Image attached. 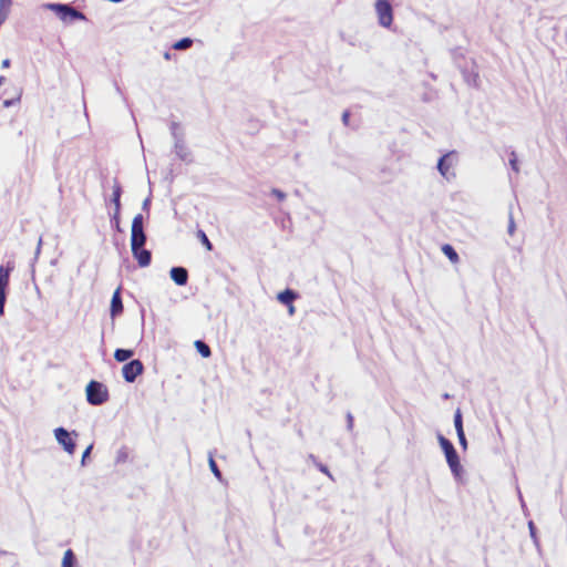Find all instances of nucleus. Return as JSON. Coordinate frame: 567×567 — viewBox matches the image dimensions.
Instances as JSON below:
<instances>
[{"label": "nucleus", "instance_id": "1", "mask_svg": "<svg viewBox=\"0 0 567 567\" xmlns=\"http://www.w3.org/2000/svg\"><path fill=\"white\" fill-rule=\"evenodd\" d=\"M144 218L142 214H137L132 220L131 227V249L134 258L137 260L140 267H147L152 261V254L150 250L144 249L146 243V235L144 233Z\"/></svg>", "mask_w": 567, "mask_h": 567}, {"label": "nucleus", "instance_id": "2", "mask_svg": "<svg viewBox=\"0 0 567 567\" xmlns=\"http://www.w3.org/2000/svg\"><path fill=\"white\" fill-rule=\"evenodd\" d=\"M86 400L92 405L105 403L109 400L107 388L97 381H90L86 385Z\"/></svg>", "mask_w": 567, "mask_h": 567}, {"label": "nucleus", "instance_id": "3", "mask_svg": "<svg viewBox=\"0 0 567 567\" xmlns=\"http://www.w3.org/2000/svg\"><path fill=\"white\" fill-rule=\"evenodd\" d=\"M441 446L444 451L446 462L452 471V473L458 477L462 474V465L460 463L458 454L454 449L453 444L445 437H440Z\"/></svg>", "mask_w": 567, "mask_h": 567}, {"label": "nucleus", "instance_id": "4", "mask_svg": "<svg viewBox=\"0 0 567 567\" xmlns=\"http://www.w3.org/2000/svg\"><path fill=\"white\" fill-rule=\"evenodd\" d=\"M14 266L12 262H7V265L0 266V316L4 313V303L7 298V289L10 282V274L12 272Z\"/></svg>", "mask_w": 567, "mask_h": 567}, {"label": "nucleus", "instance_id": "5", "mask_svg": "<svg viewBox=\"0 0 567 567\" xmlns=\"http://www.w3.org/2000/svg\"><path fill=\"white\" fill-rule=\"evenodd\" d=\"M375 10L379 17V22L383 27H390L393 21L392 7L388 0H378Z\"/></svg>", "mask_w": 567, "mask_h": 567}, {"label": "nucleus", "instance_id": "6", "mask_svg": "<svg viewBox=\"0 0 567 567\" xmlns=\"http://www.w3.org/2000/svg\"><path fill=\"white\" fill-rule=\"evenodd\" d=\"M144 371V365L140 360H132L122 368L123 378L126 382H134L135 379Z\"/></svg>", "mask_w": 567, "mask_h": 567}, {"label": "nucleus", "instance_id": "7", "mask_svg": "<svg viewBox=\"0 0 567 567\" xmlns=\"http://www.w3.org/2000/svg\"><path fill=\"white\" fill-rule=\"evenodd\" d=\"M54 434L58 442L64 447V450L68 453L73 454L75 450V443L71 439L69 432L63 427H58L55 429Z\"/></svg>", "mask_w": 567, "mask_h": 567}, {"label": "nucleus", "instance_id": "8", "mask_svg": "<svg viewBox=\"0 0 567 567\" xmlns=\"http://www.w3.org/2000/svg\"><path fill=\"white\" fill-rule=\"evenodd\" d=\"M121 195H122V187L116 182L113 186V193H112V202L114 204V219L116 220V225L118 226V219H120V210H121Z\"/></svg>", "mask_w": 567, "mask_h": 567}, {"label": "nucleus", "instance_id": "9", "mask_svg": "<svg viewBox=\"0 0 567 567\" xmlns=\"http://www.w3.org/2000/svg\"><path fill=\"white\" fill-rule=\"evenodd\" d=\"M53 8L58 11L62 19L70 17L72 19L83 18V14L74 8L66 4H55Z\"/></svg>", "mask_w": 567, "mask_h": 567}, {"label": "nucleus", "instance_id": "10", "mask_svg": "<svg viewBox=\"0 0 567 567\" xmlns=\"http://www.w3.org/2000/svg\"><path fill=\"white\" fill-rule=\"evenodd\" d=\"M171 278L174 280L176 285L184 286L187 284L188 272L183 267H174L171 270Z\"/></svg>", "mask_w": 567, "mask_h": 567}, {"label": "nucleus", "instance_id": "11", "mask_svg": "<svg viewBox=\"0 0 567 567\" xmlns=\"http://www.w3.org/2000/svg\"><path fill=\"white\" fill-rule=\"evenodd\" d=\"M123 312L120 288L115 290L111 300V316L114 318Z\"/></svg>", "mask_w": 567, "mask_h": 567}, {"label": "nucleus", "instance_id": "12", "mask_svg": "<svg viewBox=\"0 0 567 567\" xmlns=\"http://www.w3.org/2000/svg\"><path fill=\"white\" fill-rule=\"evenodd\" d=\"M451 167H452L451 154L443 155L437 163V168H439L440 173L444 177L449 178V176L451 174Z\"/></svg>", "mask_w": 567, "mask_h": 567}, {"label": "nucleus", "instance_id": "13", "mask_svg": "<svg viewBox=\"0 0 567 567\" xmlns=\"http://www.w3.org/2000/svg\"><path fill=\"white\" fill-rule=\"evenodd\" d=\"M297 297H298V296H297V293H296L295 291H292L291 289H286V290H284V291H281V292H279V293H278L277 299H278L281 303H284V305L288 306V305L292 303V302H293V300H295Z\"/></svg>", "mask_w": 567, "mask_h": 567}, {"label": "nucleus", "instance_id": "14", "mask_svg": "<svg viewBox=\"0 0 567 567\" xmlns=\"http://www.w3.org/2000/svg\"><path fill=\"white\" fill-rule=\"evenodd\" d=\"M441 249L452 264H457L460 261L457 252L451 245L444 244Z\"/></svg>", "mask_w": 567, "mask_h": 567}, {"label": "nucleus", "instance_id": "15", "mask_svg": "<svg viewBox=\"0 0 567 567\" xmlns=\"http://www.w3.org/2000/svg\"><path fill=\"white\" fill-rule=\"evenodd\" d=\"M11 4V0H0V25L7 20Z\"/></svg>", "mask_w": 567, "mask_h": 567}, {"label": "nucleus", "instance_id": "16", "mask_svg": "<svg viewBox=\"0 0 567 567\" xmlns=\"http://www.w3.org/2000/svg\"><path fill=\"white\" fill-rule=\"evenodd\" d=\"M133 354H134L133 350L116 349L114 352V358L118 362H124V361L128 360L130 358H132Z\"/></svg>", "mask_w": 567, "mask_h": 567}, {"label": "nucleus", "instance_id": "17", "mask_svg": "<svg viewBox=\"0 0 567 567\" xmlns=\"http://www.w3.org/2000/svg\"><path fill=\"white\" fill-rule=\"evenodd\" d=\"M75 555L72 549H68L64 553L63 559H62V567H74L75 566Z\"/></svg>", "mask_w": 567, "mask_h": 567}, {"label": "nucleus", "instance_id": "18", "mask_svg": "<svg viewBox=\"0 0 567 567\" xmlns=\"http://www.w3.org/2000/svg\"><path fill=\"white\" fill-rule=\"evenodd\" d=\"M195 347L197 351L202 354L204 358H209L212 354L210 348L203 341L197 340L195 341Z\"/></svg>", "mask_w": 567, "mask_h": 567}, {"label": "nucleus", "instance_id": "19", "mask_svg": "<svg viewBox=\"0 0 567 567\" xmlns=\"http://www.w3.org/2000/svg\"><path fill=\"white\" fill-rule=\"evenodd\" d=\"M193 44V40L189 38H184L173 44L174 50H186L190 48Z\"/></svg>", "mask_w": 567, "mask_h": 567}, {"label": "nucleus", "instance_id": "20", "mask_svg": "<svg viewBox=\"0 0 567 567\" xmlns=\"http://www.w3.org/2000/svg\"><path fill=\"white\" fill-rule=\"evenodd\" d=\"M196 236L199 239V241L206 247L207 250H209V251L213 250V245H212L210 240L208 239L207 235L205 234V231H203L202 229H198L196 233Z\"/></svg>", "mask_w": 567, "mask_h": 567}, {"label": "nucleus", "instance_id": "21", "mask_svg": "<svg viewBox=\"0 0 567 567\" xmlns=\"http://www.w3.org/2000/svg\"><path fill=\"white\" fill-rule=\"evenodd\" d=\"M454 425L456 429V432H463V421H462V414L460 411H457L454 415Z\"/></svg>", "mask_w": 567, "mask_h": 567}, {"label": "nucleus", "instance_id": "22", "mask_svg": "<svg viewBox=\"0 0 567 567\" xmlns=\"http://www.w3.org/2000/svg\"><path fill=\"white\" fill-rule=\"evenodd\" d=\"M209 466H210L212 472H213V473H214L218 478H220L221 473H220V471H219V468H218V466H217L216 462H215L213 458H210V461H209Z\"/></svg>", "mask_w": 567, "mask_h": 567}, {"label": "nucleus", "instance_id": "23", "mask_svg": "<svg viewBox=\"0 0 567 567\" xmlns=\"http://www.w3.org/2000/svg\"><path fill=\"white\" fill-rule=\"evenodd\" d=\"M271 194H272L274 196H276V198H277L278 200H280V202H282V200L286 198V194H285L282 190L277 189V188H274V189L271 190Z\"/></svg>", "mask_w": 567, "mask_h": 567}, {"label": "nucleus", "instance_id": "24", "mask_svg": "<svg viewBox=\"0 0 567 567\" xmlns=\"http://www.w3.org/2000/svg\"><path fill=\"white\" fill-rule=\"evenodd\" d=\"M349 120H350V112L349 111H344L343 114H342V122L344 125H349Z\"/></svg>", "mask_w": 567, "mask_h": 567}, {"label": "nucleus", "instance_id": "25", "mask_svg": "<svg viewBox=\"0 0 567 567\" xmlns=\"http://www.w3.org/2000/svg\"><path fill=\"white\" fill-rule=\"evenodd\" d=\"M457 436H458L460 443H461L464 447H466V439H465L464 431H463V432H458V433H457Z\"/></svg>", "mask_w": 567, "mask_h": 567}, {"label": "nucleus", "instance_id": "26", "mask_svg": "<svg viewBox=\"0 0 567 567\" xmlns=\"http://www.w3.org/2000/svg\"><path fill=\"white\" fill-rule=\"evenodd\" d=\"M92 450V445H90L89 447H86V450L84 451L83 455H82V460L84 461L89 455H90V452Z\"/></svg>", "mask_w": 567, "mask_h": 567}, {"label": "nucleus", "instance_id": "27", "mask_svg": "<svg viewBox=\"0 0 567 567\" xmlns=\"http://www.w3.org/2000/svg\"><path fill=\"white\" fill-rule=\"evenodd\" d=\"M511 165H512L514 171L518 172V166H517V159L516 158L511 159Z\"/></svg>", "mask_w": 567, "mask_h": 567}, {"label": "nucleus", "instance_id": "28", "mask_svg": "<svg viewBox=\"0 0 567 567\" xmlns=\"http://www.w3.org/2000/svg\"><path fill=\"white\" fill-rule=\"evenodd\" d=\"M287 307H288L289 315L292 316L295 313V310H296V308L293 306V302L288 305Z\"/></svg>", "mask_w": 567, "mask_h": 567}, {"label": "nucleus", "instance_id": "29", "mask_svg": "<svg viewBox=\"0 0 567 567\" xmlns=\"http://www.w3.org/2000/svg\"><path fill=\"white\" fill-rule=\"evenodd\" d=\"M9 65H10V61L8 59L2 61L3 68H8Z\"/></svg>", "mask_w": 567, "mask_h": 567}, {"label": "nucleus", "instance_id": "30", "mask_svg": "<svg viewBox=\"0 0 567 567\" xmlns=\"http://www.w3.org/2000/svg\"><path fill=\"white\" fill-rule=\"evenodd\" d=\"M165 59H169V53H165Z\"/></svg>", "mask_w": 567, "mask_h": 567}, {"label": "nucleus", "instance_id": "31", "mask_svg": "<svg viewBox=\"0 0 567 567\" xmlns=\"http://www.w3.org/2000/svg\"><path fill=\"white\" fill-rule=\"evenodd\" d=\"M321 470H322V472L328 473L326 467H322Z\"/></svg>", "mask_w": 567, "mask_h": 567}]
</instances>
